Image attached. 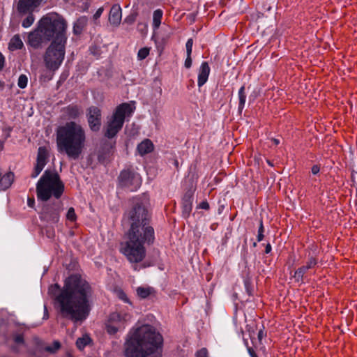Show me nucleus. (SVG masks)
I'll use <instances>...</instances> for the list:
<instances>
[{
  "instance_id": "31",
  "label": "nucleus",
  "mask_w": 357,
  "mask_h": 357,
  "mask_svg": "<svg viewBox=\"0 0 357 357\" xmlns=\"http://www.w3.org/2000/svg\"><path fill=\"white\" fill-rule=\"evenodd\" d=\"M27 82H28L27 77L25 75H21L19 77L17 85L20 88L24 89L27 85Z\"/></svg>"
},
{
  "instance_id": "33",
  "label": "nucleus",
  "mask_w": 357,
  "mask_h": 357,
  "mask_svg": "<svg viewBox=\"0 0 357 357\" xmlns=\"http://www.w3.org/2000/svg\"><path fill=\"white\" fill-rule=\"evenodd\" d=\"M263 233H264V225H263L262 220H261L260 222H259V227L258 235H257V241L259 242L261 241L264 237Z\"/></svg>"
},
{
  "instance_id": "10",
  "label": "nucleus",
  "mask_w": 357,
  "mask_h": 357,
  "mask_svg": "<svg viewBox=\"0 0 357 357\" xmlns=\"http://www.w3.org/2000/svg\"><path fill=\"white\" fill-rule=\"evenodd\" d=\"M86 118L91 130L93 132L99 131L102 124L100 109L96 106H91L87 109Z\"/></svg>"
},
{
  "instance_id": "36",
  "label": "nucleus",
  "mask_w": 357,
  "mask_h": 357,
  "mask_svg": "<svg viewBox=\"0 0 357 357\" xmlns=\"http://www.w3.org/2000/svg\"><path fill=\"white\" fill-rule=\"evenodd\" d=\"M197 357H208V351L205 348L199 350L196 354Z\"/></svg>"
},
{
  "instance_id": "53",
  "label": "nucleus",
  "mask_w": 357,
  "mask_h": 357,
  "mask_svg": "<svg viewBox=\"0 0 357 357\" xmlns=\"http://www.w3.org/2000/svg\"><path fill=\"white\" fill-rule=\"evenodd\" d=\"M13 351H15V352H17V349L16 348V347H13V349H12Z\"/></svg>"
},
{
  "instance_id": "29",
  "label": "nucleus",
  "mask_w": 357,
  "mask_h": 357,
  "mask_svg": "<svg viewBox=\"0 0 357 357\" xmlns=\"http://www.w3.org/2000/svg\"><path fill=\"white\" fill-rule=\"evenodd\" d=\"M61 348V344L59 341H54L52 346H47L45 351L50 354L56 353Z\"/></svg>"
},
{
  "instance_id": "55",
  "label": "nucleus",
  "mask_w": 357,
  "mask_h": 357,
  "mask_svg": "<svg viewBox=\"0 0 357 357\" xmlns=\"http://www.w3.org/2000/svg\"><path fill=\"white\" fill-rule=\"evenodd\" d=\"M257 245V243H253V246L255 247Z\"/></svg>"
},
{
  "instance_id": "54",
  "label": "nucleus",
  "mask_w": 357,
  "mask_h": 357,
  "mask_svg": "<svg viewBox=\"0 0 357 357\" xmlns=\"http://www.w3.org/2000/svg\"><path fill=\"white\" fill-rule=\"evenodd\" d=\"M267 162L268 163V165H270L271 166H273V164L271 163V162H270L269 160H267Z\"/></svg>"
},
{
  "instance_id": "48",
  "label": "nucleus",
  "mask_w": 357,
  "mask_h": 357,
  "mask_svg": "<svg viewBox=\"0 0 357 357\" xmlns=\"http://www.w3.org/2000/svg\"><path fill=\"white\" fill-rule=\"evenodd\" d=\"M271 245L270 243H268L266 245V248H265V252L266 254L271 252Z\"/></svg>"
},
{
  "instance_id": "51",
  "label": "nucleus",
  "mask_w": 357,
  "mask_h": 357,
  "mask_svg": "<svg viewBox=\"0 0 357 357\" xmlns=\"http://www.w3.org/2000/svg\"><path fill=\"white\" fill-rule=\"evenodd\" d=\"M272 141L273 142V143H274L275 145H278V144H279V143H280V141H279L278 139H275V138H273V139H272Z\"/></svg>"
},
{
  "instance_id": "17",
  "label": "nucleus",
  "mask_w": 357,
  "mask_h": 357,
  "mask_svg": "<svg viewBox=\"0 0 357 357\" xmlns=\"http://www.w3.org/2000/svg\"><path fill=\"white\" fill-rule=\"evenodd\" d=\"M121 20V8L119 5L115 4L111 8L109 21L112 24L118 25Z\"/></svg>"
},
{
  "instance_id": "25",
  "label": "nucleus",
  "mask_w": 357,
  "mask_h": 357,
  "mask_svg": "<svg viewBox=\"0 0 357 357\" xmlns=\"http://www.w3.org/2000/svg\"><path fill=\"white\" fill-rule=\"evenodd\" d=\"M153 293L155 291L152 287H139L137 289V294L142 298H146Z\"/></svg>"
},
{
  "instance_id": "22",
  "label": "nucleus",
  "mask_w": 357,
  "mask_h": 357,
  "mask_svg": "<svg viewBox=\"0 0 357 357\" xmlns=\"http://www.w3.org/2000/svg\"><path fill=\"white\" fill-rule=\"evenodd\" d=\"M88 19L86 17H81L75 22L73 26V33L80 35L87 25Z\"/></svg>"
},
{
  "instance_id": "5",
  "label": "nucleus",
  "mask_w": 357,
  "mask_h": 357,
  "mask_svg": "<svg viewBox=\"0 0 357 357\" xmlns=\"http://www.w3.org/2000/svg\"><path fill=\"white\" fill-rule=\"evenodd\" d=\"M86 141L84 128L75 121L66 122L56 130V146L59 152L69 158L77 160L82 153Z\"/></svg>"
},
{
  "instance_id": "7",
  "label": "nucleus",
  "mask_w": 357,
  "mask_h": 357,
  "mask_svg": "<svg viewBox=\"0 0 357 357\" xmlns=\"http://www.w3.org/2000/svg\"><path fill=\"white\" fill-rule=\"evenodd\" d=\"M49 43L43 55V61L47 69L55 71L61 66L64 60L67 40Z\"/></svg>"
},
{
  "instance_id": "18",
  "label": "nucleus",
  "mask_w": 357,
  "mask_h": 357,
  "mask_svg": "<svg viewBox=\"0 0 357 357\" xmlns=\"http://www.w3.org/2000/svg\"><path fill=\"white\" fill-rule=\"evenodd\" d=\"M112 155V147L109 144H105L98 152V160L101 163L107 162Z\"/></svg>"
},
{
  "instance_id": "34",
  "label": "nucleus",
  "mask_w": 357,
  "mask_h": 357,
  "mask_svg": "<svg viewBox=\"0 0 357 357\" xmlns=\"http://www.w3.org/2000/svg\"><path fill=\"white\" fill-rule=\"evenodd\" d=\"M107 331L111 335H114L118 331V327L112 324H107Z\"/></svg>"
},
{
  "instance_id": "45",
  "label": "nucleus",
  "mask_w": 357,
  "mask_h": 357,
  "mask_svg": "<svg viewBox=\"0 0 357 357\" xmlns=\"http://www.w3.org/2000/svg\"><path fill=\"white\" fill-rule=\"evenodd\" d=\"M192 45H193V40L192 38L188 39L186 43V48L192 49Z\"/></svg>"
},
{
  "instance_id": "1",
  "label": "nucleus",
  "mask_w": 357,
  "mask_h": 357,
  "mask_svg": "<svg viewBox=\"0 0 357 357\" xmlns=\"http://www.w3.org/2000/svg\"><path fill=\"white\" fill-rule=\"evenodd\" d=\"M49 291L55 296L58 312L61 317L77 322L85 320L89 316L93 290L81 275H72L65 280L62 289L55 284L50 287Z\"/></svg>"
},
{
  "instance_id": "40",
  "label": "nucleus",
  "mask_w": 357,
  "mask_h": 357,
  "mask_svg": "<svg viewBox=\"0 0 357 357\" xmlns=\"http://www.w3.org/2000/svg\"><path fill=\"white\" fill-rule=\"evenodd\" d=\"M247 347H248V351L251 357H258L256 352L253 349V348L248 347V346Z\"/></svg>"
},
{
  "instance_id": "50",
  "label": "nucleus",
  "mask_w": 357,
  "mask_h": 357,
  "mask_svg": "<svg viewBox=\"0 0 357 357\" xmlns=\"http://www.w3.org/2000/svg\"><path fill=\"white\" fill-rule=\"evenodd\" d=\"M192 50L191 48H186L187 56H191Z\"/></svg>"
},
{
  "instance_id": "47",
  "label": "nucleus",
  "mask_w": 357,
  "mask_h": 357,
  "mask_svg": "<svg viewBox=\"0 0 357 357\" xmlns=\"http://www.w3.org/2000/svg\"><path fill=\"white\" fill-rule=\"evenodd\" d=\"M3 63H4V57L0 53V70L3 67Z\"/></svg>"
},
{
  "instance_id": "46",
  "label": "nucleus",
  "mask_w": 357,
  "mask_h": 357,
  "mask_svg": "<svg viewBox=\"0 0 357 357\" xmlns=\"http://www.w3.org/2000/svg\"><path fill=\"white\" fill-rule=\"evenodd\" d=\"M49 318V313L46 305H44V316L43 319H47Z\"/></svg>"
},
{
  "instance_id": "4",
  "label": "nucleus",
  "mask_w": 357,
  "mask_h": 357,
  "mask_svg": "<svg viewBox=\"0 0 357 357\" xmlns=\"http://www.w3.org/2000/svg\"><path fill=\"white\" fill-rule=\"evenodd\" d=\"M162 335L149 325L137 328L126 342V357H160Z\"/></svg>"
},
{
  "instance_id": "16",
  "label": "nucleus",
  "mask_w": 357,
  "mask_h": 357,
  "mask_svg": "<svg viewBox=\"0 0 357 357\" xmlns=\"http://www.w3.org/2000/svg\"><path fill=\"white\" fill-rule=\"evenodd\" d=\"M63 114L68 119H77L82 114V109L80 106L72 104L63 108Z\"/></svg>"
},
{
  "instance_id": "11",
  "label": "nucleus",
  "mask_w": 357,
  "mask_h": 357,
  "mask_svg": "<svg viewBox=\"0 0 357 357\" xmlns=\"http://www.w3.org/2000/svg\"><path fill=\"white\" fill-rule=\"evenodd\" d=\"M60 202L53 205L47 204L43 207L41 217L47 222L52 223L58 222L59 220Z\"/></svg>"
},
{
  "instance_id": "20",
  "label": "nucleus",
  "mask_w": 357,
  "mask_h": 357,
  "mask_svg": "<svg viewBox=\"0 0 357 357\" xmlns=\"http://www.w3.org/2000/svg\"><path fill=\"white\" fill-rule=\"evenodd\" d=\"M14 180V174L13 172H8L0 178V190H5L8 189Z\"/></svg>"
},
{
  "instance_id": "26",
  "label": "nucleus",
  "mask_w": 357,
  "mask_h": 357,
  "mask_svg": "<svg viewBox=\"0 0 357 357\" xmlns=\"http://www.w3.org/2000/svg\"><path fill=\"white\" fill-rule=\"evenodd\" d=\"M162 17V11L160 9H158L154 11L153 13V26L155 29H158L160 24H161V19Z\"/></svg>"
},
{
  "instance_id": "49",
  "label": "nucleus",
  "mask_w": 357,
  "mask_h": 357,
  "mask_svg": "<svg viewBox=\"0 0 357 357\" xmlns=\"http://www.w3.org/2000/svg\"><path fill=\"white\" fill-rule=\"evenodd\" d=\"M264 337V331L262 330H260L258 333V339L259 341L262 340Z\"/></svg>"
},
{
  "instance_id": "6",
  "label": "nucleus",
  "mask_w": 357,
  "mask_h": 357,
  "mask_svg": "<svg viewBox=\"0 0 357 357\" xmlns=\"http://www.w3.org/2000/svg\"><path fill=\"white\" fill-rule=\"evenodd\" d=\"M64 191V184L57 172L46 170L36 185L38 199L47 201L51 197L59 199Z\"/></svg>"
},
{
  "instance_id": "35",
  "label": "nucleus",
  "mask_w": 357,
  "mask_h": 357,
  "mask_svg": "<svg viewBox=\"0 0 357 357\" xmlns=\"http://www.w3.org/2000/svg\"><path fill=\"white\" fill-rule=\"evenodd\" d=\"M13 340L17 344H24V337L23 335L21 334L14 335Z\"/></svg>"
},
{
  "instance_id": "38",
  "label": "nucleus",
  "mask_w": 357,
  "mask_h": 357,
  "mask_svg": "<svg viewBox=\"0 0 357 357\" xmlns=\"http://www.w3.org/2000/svg\"><path fill=\"white\" fill-rule=\"evenodd\" d=\"M192 66V58L191 56H187V58L185 61V66L187 68H190Z\"/></svg>"
},
{
  "instance_id": "27",
  "label": "nucleus",
  "mask_w": 357,
  "mask_h": 357,
  "mask_svg": "<svg viewBox=\"0 0 357 357\" xmlns=\"http://www.w3.org/2000/svg\"><path fill=\"white\" fill-rule=\"evenodd\" d=\"M238 98H239V105H238V109L240 112L242 111L245 106V99H246V95L245 93V86H243L241 87L238 91Z\"/></svg>"
},
{
  "instance_id": "24",
  "label": "nucleus",
  "mask_w": 357,
  "mask_h": 357,
  "mask_svg": "<svg viewBox=\"0 0 357 357\" xmlns=\"http://www.w3.org/2000/svg\"><path fill=\"white\" fill-rule=\"evenodd\" d=\"M91 342V339L89 335H84L82 337H79L76 341V346L79 350H82L86 345H89Z\"/></svg>"
},
{
  "instance_id": "42",
  "label": "nucleus",
  "mask_w": 357,
  "mask_h": 357,
  "mask_svg": "<svg viewBox=\"0 0 357 357\" xmlns=\"http://www.w3.org/2000/svg\"><path fill=\"white\" fill-rule=\"evenodd\" d=\"M27 204H28V206L31 208H33L34 207V204H35V199L33 197H29L28 198V200H27Z\"/></svg>"
},
{
  "instance_id": "37",
  "label": "nucleus",
  "mask_w": 357,
  "mask_h": 357,
  "mask_svg": "<svg viewBox=\"0 0 357 357\" xmlns=\"http://www.w3.org/2000/svg\"><path fill=\"white\" fill-rule=\"evenodd\" d=\"M146 25L145 24H143V23H139L137 24V29L138 30L142 33V34H145L146 32Z\"/></svg>"
},
{
  "instance_id": "3",
  "label": "nucleus",
  "mask_w": 357,
  "mask_h": 357,
  "mask_svg": "<svg viewBox=\"0 0 357 357\" xmlns=\"http://www.w3.org/2000/svg\"><path fill=\"white\" fill-rule=\"evenodd\" d=\"M67 22L56 13L44 15L36 28L28 35L27 44L34 49H40L52 41L67 40Z\"/></svg>"
},
{
  "instance_id": "2",
  "label": "nucleus",
  "mask_w": 357,
  "mask_h": 357,
  "mask_svg": "<svg viewBox=\"0 0 357 357\" xmlns=\"http://www.w3.org/2000/svg\"><path fill=\"white\" fill-rule=\"evenodd\" d=\"M132 204L124 214L123 220L130 227L121 252L129 261L139 263L146 256L145 244L150 245L154 241V229L150 225L151 215L145 206L137 198L132 199Z\"/></svg>"
},
{
  "instance_id": "15",
  "label": "nucleus",
  "mask_w": 357,
  "mask_h": 357,
  "mask_svg": "<svg viewBox=\"0 0 357 357\" xmlns=\"http://www.w3.org/2000/svg\"><path fill=\"white\" fill-rule=\"evenodd\" d=\"M193 190H187L182 199L183 215L188 218L192 211V203L193 199Z\"/></svg>"
},
{
  "instance_id": "41",
  "label": "nucleus",
  "mask_w": 357,
  "mask_h": 357,
  "mask_svg": "<svg viewBox=\"0 0 357 357\" xmlns=\"http://www.w3.org/2000/svg\"><path fill=\"white\" fill-rule=\"evenodd\" d=\"M102 11H103V8H98V10L96 12V13L94 14L93 18L95 20L99 18L100 17Z\"/></svg>"
},
{
  "instance_id": "30",
  "label": "nucleus",
  "mask_w": 357,
  "mask_h": 357,
  "mask_svg": "<svg viewBox=\"0 0 357 357\" xmlns=\"http://www.w3.org/2000/svg\"><path fill=\"white\" fill-rule=\"evenodd\" d=\"M150 49L149 47L141 48L137 54V57L139 60L146 59L149 54Z\"/></svg>"
},
{
  "instance_id": "13",
  "label": "nucleus",
  "mask_w": 357,
  "mask_h": 357,
  "mask_svg": "<svg viewBox=\"0 0 357 357\" xmlns=\"http://www.w3.org/2000/svg\"><path fill=\"white\" fill-rule=\"evenodd\" d=\"M43 0H17L16 9L20 15L33 13Z\"/></svg>"
},
{
  "instance_id": "21",
  "label": "nucleus",
  "mask_w": 357,
  "mask_h": 357,
  "mask_svg": "<svg viewBox=\"0 0 357 357\" xmlns=\"http://www.w3.org/2000/svg\"><path fill=\"white\" fill-rule=\"evenodd\" d=\"M153 150V144L149 139H144L137 146V151L141 155L151 153Z\"/></svg>"
},
{
  "instance_id": "9",
  "label": "nucleus",
  "mask_w": 357,
  "mask_h": 357,
  "mask_svg": "<svg viewBox=\"0 0 357 357\" xmlns=\"http://www.w3.org/2000/svg\"><path fill=\"white\" fill-rule=\"evenodd\" d=\"M119 185L130 191L137 190L141 185V178L133 169H127L121 172L119 176Z\"/></svg>"
},
{
  "instance_id": "39",
  "label": "nucleus",
  "mask_w": 357,
  "mask_h": 357,
  "mask_svg": "<svg viewBox=\"0 0 357 357\" xmlns=\"http://www.w3.org/2000/svg\"><path fill=\"white\" fill-rule=\"evenodd\" d=\"M199 208L205 210L209 209V204L206 202H202L199 204Z\"/></svg>"
},
{
  "instance_id": "43",
  "label": "nucleus",
  "mask_w": 357,
  "mask_h": 357,
  "mask_svg": "<svg viewBox=\"0 0 357 357\" xmlns=\"http://www.w3.org/2000/svg\"><path fill=\"white\" fill-rule=\"evenodd\" d=\"M320 170V168L318 165H314L312 167V173L313 174H317Z\"/></svg>"
},
{
  "instance_id": "32",
  "label": "nucleus",
  "mask_w": 357,
  "mask_h": 357,
  "mask_svg": "<svg viewBox=\"0 0 357 357\" xmlns=\"http://www.w3.org/2000/svg\"><path fill=\"white\" fill-rule=\"evenodd\" d=\"M66 218L68 220L74 222L77 219V215L75 212V209L73 207H70L67 213Z\"/></svg>"
},
{
  "instance_id": "12",
  "label": "nucleus",
  "mask_w": 357,
  "mask_h": 357,
  "mask_svg": "<svg viewBox=\"0 0 357 357\" xmlns=\"http://www.w3.org/2000/svg\"><path fill=\"white\" fill-rule=\"evenodd\" d=\"M49 152L46 147L40 146L38 150L36 165L31 174V177L35 178L42 172L47 162Z\"/></svg>"
},
{
  "instance_id": "28",
  "label": "nucleus",
  "mask_w": 357,
  "mask_h": 357,
  "mask_svg": "<svg viewBox=\"0 0 357 357\" xmlns=\"http://www.w3.org/2000/svg\"><path fill=\"white\" fill-rule=\"evenodd\" d=\"M27 17L22 21V25L24 28L29 27L34 22L33 13H26Z\"/></svg>"
},
{
  "instance_id": "56",
  "label": "nucleus",
  "mask_w": 357,
  "mask_h": 357,
  "mask_svg": "<svg viewBox=\"0 0 357 357\" xmlns=\"http://www.w3.org/2000/svg\"><path fill=\"white\" fill-rule=\"evenodd\" d=\"M2 85H3V84H1V82H0V87H1V86H2Z\"/></svg>"
},
{
  "instance_id": "19",
  "label": "nucleus",
  "mask_w": 357,
  "mask_h": 357,
  "mask_svg": "<svg viewBox=\"0 0 357 357\" xmlns=\"http://www.w3.org/2000/svg\"><path fill=\"white\" fill-rule=\"evenodd\" d=\"M209 73L210 67L208 66V63L204 61L201 65L198 75V86L199 87L203 86L206 82Z\"/></svg>"
},
{
  "instance_id": "8",
  "label": "nucleus",
  "mask_w": 357,
  "mask_h": 357,
  "mask_svg": "<svg viewBox=\"0 0 357 357\" xmlns=\"http://www.w3.org/2000/svg\"><path fill=\"white\" fill-rule=\"evenodd\" d=\"M132 112L133 108L130 104L126 102L119 105L107 123L105 136L109 139L116 136L123 127L126 115H130Z\"/></svg>"
},
{
  "instance_id": "44",
  "label": "nucleus",
  "mask_w": 357,
  "mask_h": 357,
  "mask_svg": "<svg viewBox=\"0 0 357 357\" xmlns=\"http://www.w3.org/2000/svg\"><path fill=\"white\" fill-rule=\"evenodd\" d=\"M119 298H120L121 299L123 300V301H126V302H128V298H127V296H126V294H125L124 292H123V291H121V292L119 293Z\"/></svg>"
},
{
  "instance_id": "14",
  "label": "nucleus",
  "mask_w": 357,
  "mask_h": 357,
  "mask_svg": "<svg viewBox=\"0 0 357 357\" xmlns=\"http://www.w3.org/2000/svg\"><path fill=\"white\" fill-rule=\"evenodd\" d=\"M317 264V260L314 257H310L306 262V264L298 268L294 275V278L297 282L303 281V279L308 271L314 268Z\"/></svg>"
},
{
  "instance_id": "23",
  "label": "nucleus",
  "mask_w": 357,
  "mask_h": 357,
  "mask_svg": "<svg viewBox=\"0 0 357 357\" xmlns=\"http://www.w3.org/2000/svg\"><path fill=\"white\" fill-rule=\"evenodd\" d=\"M23 47V43L18 35L14 36L10 43H9V48L11 50H20Z\"/></svg>"
},
{
  "instance_id": "52",
  "label": "nucleus",
  "mask_w": 357,
  "mask_h": 357,
  "mask_svg": "<svg viewBox=\"0 0 357 357\" xmlns=\"http://www.w3.org/2000/svg\"><path fill=\"white\" fill-rule=\"evenodd\" d=\"M3 144L1 141H0V151L3 149Z\"/></svg>"
}]
</instances>
